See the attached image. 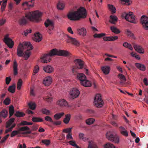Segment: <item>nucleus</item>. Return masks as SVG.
<instances>
[{"label":"nucleus","mask_w":148,"mask_h":148,"mask_svg":"<svg viewBox=\"0 0 148 148\" xmlns=\"http://www.w3.org/2000/svg\"><path fill=\"white\" fill-rule=\"evenodd\" d=\"M42 13L38 11L29 12L25 14V17L23 16L19 19L18 23L21 25H25L27 22V19L35 22H38L41 20Z\"/></svg>","instance_id":"1"},{"label":"nucleus","mask_w":148,"mask_h":148,"mask_svg":"<svg viewBox=\"0 0 148 148\" xmlns=\"http://www.w3.org/2000/svg\"><path fill=\"white\" fill-rule=\"evenodd\" d=\"M33 47L29 42H23L20 43L17 49V54L19 57H23L27 60L30 57L31 52L29 50Z\"/></svg>","instance_id":"2"},{"label":"nucleus","mask_w":148,"mask_h":148,"mask_svg":"<svg viewBox=\"0 0 148 148\" xmlns=\"http://www.w3.org/2000/svg\"><path fill=\"white\" fill-rule=\"evenodd\" d=\"M70 54L67 51L53 49L51 50L48 54H45L42 56L40 61L42 62L46 63L50 62L52 56L57 55L66 57L69 56Z\"/></svg>","instance_id":"3"},{"label":"nucleus","mask_w":148,"mask_h":148,"mask_svg":"<svg viewBox=\"0 0 148 148\" xmlns=\"http://www.w3.org/2000/svg\"><path fill=\"white\" fill-rule=\"evenodd\" d=\"M86 10L83 7L79 8L77 11L69 12L67 15L68 18L71 21H78L86 17Z\"/></svg>","instance_id":"4"},{"label":"nucleus","mask_w":148,"mask_h":148,"mask_svg":"<svg viewBox=\"0 0 148 148\" xmlns=\"http://www.w3.org/2000/svg\"><path fill=\"white\" fill-rule=\"evenodd\" d=\"M76 66L73 67L72 70L73 73L74 75L77 74V78L81 82L84 81L86 79L85 75L82 73H77V69H82L84 67L83 62L80 59H77L74 61Z\"/></svg>","instance_id":"5"},{"label":"nucleus","mask_w":148,"mask_h":148,"mask_svg":"<svg viewBox=\"0 0 148 148\" xmlns=\"http://www.w3.org/2000/svg\"><path fill=\"white\" fill-rule=\"evenodd\" d=\"M106 136L108 140L115 143H118L119 142L118 137L115 133L113 132H107L106 134Z\"/></svg>","instance_id":"6"},{"label":"nucleus","mask_w":148,"mask_h":148,"mask_svg":"<svg viewBox=\"0 0 148 148\" xmlns=\"http://www.w3.org/2000/svg\"><path fill=\"white\" fill-rule=\"evenodd\" d=\"M94 104L95 106L98 108L101 107L103 103L101 98V96L99 94H97L95 97Z\"/></svg>","instance_id":"7"},{"label":"nucleus","mask_w":148,"mask_h":148,"mask_svg":"<svg viewBox=\"0 0 148 148\" xmlns=\"http://www.w3.org/2000/svg\"><path fill=\"white\" fill-rule=\"evenodd\" d=\"M9 34L5 35L3 40V42L9 47L10 48H12L14 45V42L12 39L9 37Z\"/></svg>","instance_id":"8"},{"label":"nucleus","mask_w":148,"mask_h":148,"mask_svg":"<svg viewBox=\"0 0 148 148\" xmlns=\"http://www.w3.org/2000/svg\"><path fill=\"white\" fill-rule=\"evenodd\" d=\"M44 24L46 27H48L49 30L48 31V33L51 34L50 31L53 30L54 28V23L53 21L48 19L45 22Z\"/></svg>","instance_id":"9"},{"label":"nucleus","mask_w":148,"mask_h":148,"mask_svg":"<svg viewBox=\"0 0 148 148\" xmlns=\"http://www.w3.org/2000/svg\"><path fill=\"white\" fill-rule=\"evenodd\" d=\"M65 37L66 40V42L68 43H71L74 45L78 46L79 45V42L75 38H72L67 35H66Z\"/></svg>","instance_id":"10"},{"label":"nucleus","mask_w":148,"mask_h":148,"mask_svg":"<svg viewBox=\"0 0 148 148\" xmlns=\"http://www.w3.org/2000/svg\"><path fill=\"white\" fill-rule=\"evenodd\" d=\"M58 105L61 108H65L69 107L68 102L64 99L59 100L57 102Z\"/></svg>","instance_id":"11"},{"label":"nucleus","mask_w":148,"mask_h":148,"mask_svg":"<svg viewBox=\"0 0 148 148\" xmlns=\"http://www.w3.org/2000/svg\"><path fill=\"white\" fill-rule=\"evenodd\" d=\"M141 22L143 27L146 29H148V17L143 15L141 18Z\"/></svg>","instance_id":"12"},{"label":"nucleus","mask_w":148,"mask_h":148,"mask_svg":"<svg viewBox=\"0 0 148 148\" xmlns=\"http://www.w3.org/2000/svg\"><path fill=\"white\" fill-rule=\"evenodd\" d=\"M126 21L134 23H136V22L135 20L134 16L133 15V13L131 12H130L128 14L127 16V17L125 18Z\"/></svg>","instance_id":"13"},{"label":"nucleus","mask_w":148,"mask_h":148,"mask_svg":"<svg viewBox=\"0 0 148 148\" xmlns=\"http://www.w3.org/2000/svg\"><path fill=\"white\" fill-rule=\"evenodd\" d=\"M80 93L79 90L77 88H73L70 92L71 97L73 99L77 98L78 96Z\"/></svg>","instance_id":"14"},{"label":"nucleus","mask_w":148,"mask_h":148,"mask_svg":"<svg viewBox=\"0 0 148 148\" xmlns=\"http://www.w3.org/2000/svg\"><path fill=\"white\" fill-rule=\"evenodd\" d=\"M52 82V79L51 77L48 76L45 77L43 79V83L45 86H49Z\"/></svg>","instance_id":"15"},{"label":"nucleus","mask_w":148,"mask_h":148,"mask_svg":"<svg viewBox=\"0 0 148 148\" xmlns=\"http://www.w3.org/2000/svg\"><path fill=\"white\" fill-rule=\"evenodd\" d=\"M133 46L135 50L138 53H144L143 49L141 46L136 44H133Z\"/></svg>","instance_id":"16"},{"label":"nucleus","mask_w":148,"mask_h":148,"mask_svg":"<svg viewBox=\"0 0 148 148\" xmlns=\"http://www.w3.org/2000/svg\"><path fill=\"white\" fill-rule=\"evenodd\" d=\"M119 128L120 129V132L122 135L126 137L128 136V132L124 127L122 126H120L119 127Z\"/></svg>","instance_id":"17"},{"label":"nucleus","mask_w":148,"mask_h":148,"mask_svg":"<svg viewBox=\"0 0 148 148\" xmlns=\"http://www.w3.org/2000/svg\"><path fill=\"white\" fill-rule=\"evenodd\" d=\"M64 6V2L62 0H60L57 4V7L59 10H62L63 9Z\"/></svg>","instance_id":"18"},{"label":"nucleus","mask_w":148,"mask_h":148,"mask_svg":"<svg viewBox=\"0 0 148 148\" xmlns=\"http://www.w3.org/2000/svg\"><path fill=\"white\" fill-rule=\"evenodd\" d=\"M34 0H31L28 2H25L22 4V5L24 7L26 6L28 7H32L34 6Z\"/></svg>","instance_id":"19"},{"label":"nucleus","mask_w":148,"mask_h":148,"mask_svg":"<svg viewBox=\"0 0 148 148\" xmlns=\"http://www.w3.org/2000/svg\"><path fill=\"white\" fill-rule=\"evenodd\" d=\"M42 39L41 35L38 32L34 34V36L33 38V40L36 42H39Z\"/></svg>","instance_id":"20"},{"label":"nucleus","mask_w":148,"mask_h":148,"mask_svg":"<svg viewBox=\"0 0 148 148\" xmlns=\"http://www.w3.org/2000/svg\"><path fill=\"white\" fill-rule=\"evenodd\" d=\"M77 32L78 34L83 36H85L86 35V30L84 27L78 29L77 30Z\"/></svg>","instance_id":"21"},{"label":"nucleus","mask_w":148,"mask_h":148,"mask_svg":"<svg viewBox=\"0 0 148 148\" xmlns=\"http://www.w3.org/2000/svg\"><path fill=\"white\" fill-rule=\"evenodd\" d=\"M135 65L136 67L140 70L143 71H145V70L146 67L144 64L136 63H135Z\"/></svg>","instance_id":"22"},{"label":"nucleus","mask_w":148,"mask_h":148,"mask_svg":"<svg viewBox=\"0 0 148 148\" xmlns=\"http://www.w3.org/2000/svg\"><path fill=\"white\" fill-rule=\"evenodd\" d=\"M118 38V36H110L104 37L103 38V39L104 41H114Z\"/></svg>","instance_id":"23"},{"label":"nucleus","mask_w":148,"mask_h":148,"mask_svg":"<svg viewBox=\"0 0 148 148\" xmlns=\"http://www.w3.org/2000/svg\"><path fill=\"white\" fill-rule=\"evenodd\" d=\"M44 70L46 72L50 73L53 71V69L51 66L48 65L44 67Z\"/></svg>","instance_id":"24"},{"label":"nucleus","mask_w":148,"mask_h":148,"mask_svg":"<svg viewBox=\"0 0 148 148\" xmlns=\"http://www.w3.org/2000/svg\"><path fill=\"white\" fill-rule=\"evenodd\" d=\"M80 83L82 85L86 87H90L91 85V82L86 79L82 82H81Z\"/></svg>","instance_id":"25"},{"label":"nucleus","mask_w":148,"mask_h":148,"mask_svg":"<svg viewBox=\"0 0 148 148\" xmlns=\"http://www.w3.org/2000/svg\"><path fill=\"white\" fill-rule=\"evenodd\" d=\"M101 69L105 74L107 75L109 73L110 68L108 66H105L102 67Z\"/></svg>","instance_id":"26"},{"label":"nucleus","mask_w":148,"mask_h":148,"mask_svg":"<svg viewBox=\"0 0 148 148\" xmlns=\"http://www.w3.org/2000/svg\"><path fill=\"white\" fill-rule=\"evenodd\" d=\"M109 22L112 24H115L117 21V18L115 16L111 15Z\"/></svg>","instance_id":"27"},{"label":"nucleus","mask_w":148,"mask_h":148,"mask_svg":"<svg viewBox=\"0 0 148 148\" xmlns=\"http://www.w3.org/2000/svg\"><path fill=\"white\" fill-rule=\"evenodd\" d=\"M8 114V111L5 109H4L0 112V116L5 118L7 117Z\"/></svg>","instance_id":"28"},{"label":"nucleus","mask_w":148,"mask_h":148,"mask_svg":"<svg viewBox=\"0 0 148 148\" xmlns=\"http://www.w3.org/2000/svg\"><path fill=\"white\" fill-rule=\"evenodd\" d=\"M15 119L14 118H11L8 120L6 123V125L5 126L6 128H8L14 122Z\"/></svg>","instance_id":"29"},{"label":"nucleus","mask_w":148,"mask_h":148,"mask_svg":"<svg viewBox=\"0 0 148 148\" xmlns=\"http://www.w3.org/2000/svg\"><path fill=\"white\" fill-rule=\"evenodd\" d=\"M64 113L62 112L59 113H57L54 116V117L56 120H58L60 119L64 114Z\"/></svg>","instance_id":"30"},{"label":"nucleus","mask_w":148,"mask_h":148,"mask_svg":"<svg viewBox=\"0 0 148 148\" xmlns=\"http://www.w3.org/2000/svg\"><path fill=\"white\" fill-rule=\"evenodd\" d=\"M108 7L112 13H114L116 12V9L115 7L112 5L108 4Z\"/></svg>","instance_id":"31"},{"label":"nucleus","mask_w":148,"mask_h":148,"mask_svg":"<svg viewBox=\"0 0 148 148\" xmlns=\"http://www.w3.org/2000/svg\"><path fill=\"white\" fill-rule=\"evenodd\" d=\"M71 115L69 114H68L65 115V117L63 120L64 122L66 123H68L70 119Z\"/></svg>","instance_id":"32"},{"label":"nucleus","mask_w":148,"mask_h":148,"mask_svg":"<svg viewBox=\"0 0 148 148\" xmlns=\"http://www.w3.org/2000/svg\"><path fill=\"white\" fill-rule=\"evenodd\" d=\"M15 86L14 84L9 87L8 90L10 92L14 93L15 91Z\"/></svg>","instance_id":"33"},{"label":"nucleus","mask_w":148,"mask_h":148,"mask_svg":"<svg viewBox=\"0 0 148 148\" xmlns=\"http://www.w3.org/2000/svg\"><path fill=\"white\" fill-rule=\"evenodd\" d=\"M110 29L112 32L118 34L120 32L119 30L114 26H112L110 27Z\"/></svg>","instance_id":"34"},{"label":"nucleus","mask_w":148,"mask_h":148,"mask_svg":"<svg viewBox=\"0 0 148 148\" xmlns=\"http://www.w3.org/2000/svg\"><path fill=\"white\" fill-rule=\"evenodd\" d=\"M13 71L14 75H16L18 73L17 65L16 62L15 61L14 62V63Z\"/></svg>","instance_id":"35"},{"label":"nucleus","mask_w":148,"mask_h":148,"mask_svg":"<svg viewBox=\"0 0 148 148\" xmlns=\"http://www.w3.org/2000/svg\"><path fill=\"white\" fill-rule=\"evenodd\" d=\"M95 121V119L93 118H90L87 119L86 123L88 125H90L93 124Z\"/></svg>","instance_id":"36"},{"label":"nucleus","mask_w":148,"mask_h":148,"mask_svg":"<svg viewBox=\"0 0 148 148\" xmlns=\"http://www.w3.org/2000/svg\"><path fill=\"white\" fill-rule=\"evenodd\" d=\"M9 111L10 114V117L13 115L14 111V107L13 106H11L9 107Z\"/></svg>","instance_id":"37"},{"label":"nucleus","mask_w":148,"mask_h":148,"mask_svg":"<svg viewBox=\"0 0 148 148\" xmlns=\"http://www.w3.org/2000/svg\"><path fill=\"white\" fill-rule=\"evenodd\" d=\"M32 121L34 122H42V119L39 117H33L32 119Z\"/></svg>","instance_id":"38"},{"label":"nucleus","mask_w":148,"mask_h":148,"mask_svg":"<svg viewBox=\"0 0 148 148\" xmlns=\"http://www.w3.org/2000/svg\"><path fill=\"white\" fill-rule=\"evenodd\" d=\"M23 83V81L21 79H19L17 82V89L18 90H20L21 89L22 84Z\"/></svg>","instance_id":"39"},{"label":"nucleus","mask_w":148,"mask_h":148,"mask_svg":"<svg viewBox=\"0 0 148 148\" xmlns=\"http://www.w3.org/2000/svg\"><path fill=\"white\" fill-rule=\"evenodd\" d=\"M7 1L8 0H5L3 1L1 8V10L2 12H3L5 10L6 7Z\"/></svg>","instance_id":"40"},{"label":"nucleus","mask_w":148,"mask_h":148,"mask_svg":"<svg viewBox=\"0 0 148 148\" xmlns=\"http://www.w3.org/2000/svg\"><path fill=\"white\" fill-rule=\"evenodd\" d=\"M29 108L32 110H34L36 108V104L35 103L30 102L28 103Z\"/></svg>","instance_id":"41"},{"label":"nucleus","mask_w":148,"mask_h":148,"mask_svg":"<svg viewBox=\"0 0 148 148\" xmlns=\"http://www.w3.org/2000/svg\"><path fill=\"white\" fill-rule=\"evenodd\" d=\"M15 116L18 117H21L25 115V114L23 112L17 111L15 114Z\"/></svg>","instance_id":"42"},{"label":"nucleus","mask_w":148,"mask_h":148,"mask_svg":"<svg viewBox=\"0 0 148 148\" xmlns=\"http://www.w3.org/2000/svg\"><path fill=\"white\" fill-rule=\"evenodd\" d=\"M106 35L105 34L101 33V34H95L94 35L93 37L95 38H100Z\"/></svg>","instance_id":"43"},{"label":"nucleus","mask_w":148,"mask_h":148,"mask_svg":"<svg viewBox=\"0 0 148 148\" xmlns=\"http://www.w3.org/2000/svg\"><path fill=\"white\" fill-rule=\"evenodd\" d=\"M16 124L15 123L13 124L12 126L9 128L6 129L5 130V133L7 134L9 132L12 131L13 128H14L16 126Z\"/></svg>","instance_id":"44"},{"label":"nucleus","mask_w":148,"mask_h":148,"mask_svg":"<svg viewBox=\"0 0 148 148\" xmlns=\"http://www.w3.org/2000/svg\"><path fill=\"white\" fill-rule=\"evenodd\" d=\"M88 148H98L96 145L93 142H89Z\"/></svg>","instance_id":"45"},{"label":"nucleus","mask_w":148,"mask_h":148,"mask_svg":"<svg viewBox=\"0 0 148 148\" xmlns=\"http://www.w3.org/2000/svg\"><path fill=\"white\" fill-rule=\"evenodd\" d=\"M20 124L22 125H30L33 124V123L32 122H29L26 121H23L21 122Z\"/></svg>","instance_id":"46"},{"label":"nucleus","mask_w":148,"mask_h":148,"mask_svg":"<svg viewBox=\"0 0 148 148\" xmlns=\"http://www.w3.org/2000/svg\"><path fill=\"white\" fill-rule=\"evenodd\" d=\"M41 142L42 143L47 146L49 145L51 143L50 140L48 139L42 140Z\"/></svg>","instance_id":"47"},{"label":"nucleus","mask_w":148,"mask_h":148,"mask_svg":"<svg viewBox=\"0 0 148 148\" xmlns=\"http://www.w3.org/2000/svg\"><path fill=\"white\" fill-rule=\"evenodd\" d=\"M42 112L43 114L47 115H49L50 113V111L45 108L42 109Z\"/></svg>","instance_id":"48"},{"label":"nucleus","mask_w":148,"mask_h":148,"mask_svg":"<svg viewBox=\"0 0 148 148\" xmlns=\"http://www.w3.org/2000/svg\"><path fill=\"white\" fill-rule=\"evenodd\" d=\"M29 130V128L27 126H24L20 128L19 129V131H28Z\"/></svg>","instance_id":"49"},{"label":"nucleus","mask_w":148,"mask_h":148,"mask_svg":"<svg viewBox=\"0 0 148 148\" xmlns=\"http://www.w3.org/2000/svg\"><path fill=\"white\" fill-rule=\"evenodd\" d=\"M118 77L121 81L125 82L126 81V78L124 75L122 74H120L118 75Z\"/></svg>","instance_id":"50"},{"label":"nucleus","mask_w":148,"mask_h":148,"mask_svg":"<svg viewBox=\"0 0 148 148\" xmlns=\"http://www.w3.org/2000/svg\"><path fill=\"white\" fill-rule=\"evenodd\" d=\"M126 34L128 36H131L134 39H135L133 34L130 30H127L126 32Z\"/></svg>","instance_id":"51"},{"label":"nucleus","mask_w":148,"mask_h":148,"mask_svg":"<svg viewBox=\"0 0 148 148\" xmlns=\"http://www.w3.org/2000/svg\"><path fill=\"white\" fill-rule=\"evenodd\" d=\"M84 134L83 133H80L79 134V138L81 139H82L84 140H86V138L84 137Z\"/></svg>","instance_id":"52"},{"label":"nucleus","mask_w":148,"mask_h":148,"mask_svg":"<svg viewBox=\"0 0 148 148\" xmlns=\"http://www.w3.org/2000/svg\"><path fill=\"white\" fill-rule=\"evenodd\" d=\"M9 136V134H8L5 136L3 138H2L0 141V144H2L3 143L5 142V141L6 140L7 138Z\"/></svg>","instance_id":"53"},{"label":"nucleus","mask_w":148,"mask_h":148,"mask_svg":"<svg viewBox=\"0 0 148 148\" xmlns=\"http://www.w3.org/2000/svg\"><path fill=\"white\" fill-rule=\"evenodd\" d=\"M72 128H67L64 129L63 132H64L68 133H70L71 132V129Z\"/></svg>","instance_id":"54"},{"label":"nucleus","mask_w":148,"mask_h":148,"mask_svg":"<svg viewBox=\"0 0 148 148\" xmlns=\"http://www.w3.org/2000/svg\"><path fill=\"white\" fill-rule=\"evenodd\" d=\"M19 131H17L16 130H14L13 131L11 134V137H13L15 136V135H16L19 133Z\"/></svg>","instance_id":"55"},{"label":"nucleus","mask_w":148,"mask_h":148,"mask_svg":"<svg viewBox=\"0 0 148 148\" xmlns=\"http://www.w3.org/2000/svg\"><path fill=\"white\" fill-rule=\"evenodd\" d=\"M122 2H124L125 4L127 5H129L131 3L130 0H121Z\"/></svg>","instance_id":"56"},{"label":"nucleus","mask_w":148,"mask_h":148,"mask_svg":"<svg viewBox=\"0 0 148 148\" xmlns=\"http://www.w3.org/2000/svg\"><path fill=\"white\" fill-rule=\"evenodd\" d=\"M3 102L6 105H8L10 102V99L8 98H6L4 101Z\"/></svg>","instance_id":"57"},{"label":"nucleus","mask_w":148,"mask_h":148,"mask_svg":"<svg viewBox=\"0 0 148 148\" xmlns=\"http://www.w3.org/2000/svg\"><path fill=\"white\" fill-rule=\"evenodd\" d=\"M39 67L38 66H36L34 68V74L35 75L38 72V71L39 70Z\"/></svg>","instance_id":"58"},{"label":"nucleus","mask_w":148,"mask_h":148,"mask_svg":"<svg viewBox=\"0 0 148 148\" xmlns=\"http://www.w3.org/2000/svg\"><path fill=\"white\" fill-rule=\"evenodd\" d=\"M45 120L47 121L52 123L53 121L51 118L49 116H47L45 117Z\"/></svg>","instance_id":"59"},{"label":"nucleus","mask_w":148,"mask_h":148,"mask_svg":"<svg viewBox=\"0 0 148 148\" xmlns=\"http://www.w3.org/2000/svg\"><path fill=\"white\" fill-rule=\"evenodd\" d=\"M6 22L5 19H0V27L3 25Z\"/></svg>","instance_id":"60"},{"label":"nucleus","mask_w":148,"mask_h":148,"mask_svg":"<svg viewBox=\"0 0 148 148\" xmlns=\"http://www.w3.org/2000/svg\"><path fill=\"white\" fill-rule=\"evenodd\" d=\"M52 97H51L47 96L44 98V99L48 102H51L52 101Z\"/></svg>","instance_id":"61"},{"label":"nucleus","mask_w":148,"mask_h":148,"mask_svg":"<svg viewBox=\"0 0 148 148\" xmlns=\"http://www.w3.org/2000/svg\"><path fill=\"white\" fill-rule=\"evenodd\" d=\"M11 80V79L10 77H6L5 79V82L6 84L7 85L9 84Z\"/></svg>","instance_id":"62"},{"label":"nucleus","mask_w":148,"mask_h":148,"mask_svg":"<svg viewBox=\"0 0 148 148\" xmlns=\"http://www.w3.org/2000/svg\"><path fill=\"white\" fill-rule=\"evenodd\" d=\"M31 31L32 30L31 29H27L26 30H25L24 31V34L26 36L28 33H31Z\"/></svg>","instance_id":"63"},{"label":"nucleus","mask_w":148,"mask_h":148,"mask_svg":"<svg viewBox=\"0 0 148 148\" xmlns=\"http://www.w3.org/2000/svg\"><path fill=\"white\" fill-rule=\"evenodd\" d=\"M66 138L67 139L69 140H73V137L72 136L71 134L70 133H68L67 134L66 136Z\"/></svg>","instance_id":"64"}]
</instances>
